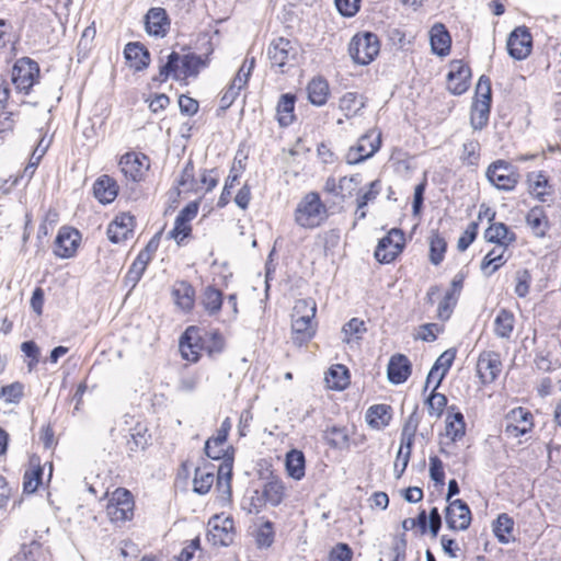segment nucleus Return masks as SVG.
I'll return each instance as SVG.
<instances>
[{
  "label": "nucleus",
  "mask_w": 561,
  "mask_h": 561,
  "mask_svg": "<svg viewBox=\"0 0 561 561\" xmlns=\"http://www.w3.org/2000/svg\"><path fill=\"white\" fill-rule=\"evenodd\" d=\"M507 51L516 60L525 59L531 51L533 37L526 26H518L513 30L507 38Z\"/></svg>",
  "instance_id": "f8f14e48"
},
{
  "label": "nucleus",
  "mask_w": 561,
  "mask_h": 561,
  "mask_svg": "<svg viewBox=\"0 0 561 561\" xmlns=\"http://www.w3.org/2000/svg\"><path fill=\"white\" fill-rule=\"evenodd\" d=\"M530 282L531 275L528 270L518 271L516 273L515 294L520 298L526 297L529 293Z\"/></svg>",
  "instance_id": "69168bd1"
},
{
  "label": "nucleus",
  "mask_w": 561,
  "mask_h": 561,
  "mask_svg": "<svg viewBox=\"0 0 561 561\" xmlns=\"http://www.w3.org/2000/svg\"><path fill=\"white\" fill-rule=\"evenodd\" d=\"M515 324V317L507 309L499 310L494 319V333L497 337L510 339Z\"/></svg>",
  "instance_id": "c9c22d12"
},
{
  "label": "nucleus",
  "mask_w": 561,
  "mask_h": 561,
  "mask_svg": "<svg viewBox=\"0 0 561 561\" xmlns=\"http://www.w3.org/2000/svg\"><path fill=\"white\" fill-rule=\"evenodd\" d=\"M178 184L187 191H198V183L195 180V169L192 160H188L183 168Z\"/></svg>",
  "instance_id": "6e6d98bb"
},
{
  "label": "nucleus",
  "mask_w": 561,
  "mask_h": 561,
  "mask_svg": "<svg viewBox=\"0 0 561 561\" xmlns=\"http://www.w3.org/2000/svg\"><path fill=\"white\" fill-rule=\"evenodd\" d=\"M508 247L496 245L483 257L480 268L484 276L489 277L500 270L508 260L505 255Z\"/></svg>",
  "instance_id": "a878e982"
},
{
  "label": "nucleus",
  "mask_w": 561,
  "mask_h": 561,
  "mask_svg": "<svg viewBox=\"0 0 561 561\" xmlns=\"http://www.w3.org/2000/svg\"><path fill=\"white\" fill-rule=\"evenodd\" d=\"M391 407L388 404L371 405L366 412V421L370 427L381 430L391 420Z\"/></svg>",
  "instance_id": "2f4dec72"
},
{
  "label": "nucleus",
  "mask_w": 561,
  "mask_h": 561,
  "mask_svg": "<svg viewBox=\"0 0 561 561\" xmlns=\"http://www.w3.org/2000/svg\"><path fill=\"white\" fill-rule=\"evenodd\" d=\"M471 77V69L463 65L461 61L451 64V70L447 76V88L456 95L465 93L469 88V79Z\"/></svg>",
  "instance_id": "f3484780"
},
{
  "label": "nucleus",
  "mask_w": 561,
  "mask_h": 561,
  "mask_svg": "<svg viewBox=\"0 0 561 561\" xmlns=\"http://www.w3.org/2000/svg\"><path fill=\"white\" fill-rule=\"evenodd\" d=\"M146 31L149 35L163 37L170 21L163 8H151L145 16Z\"/></svg>",
  "instance_id": "412c9836"
},
{
  "label": "nucleus",
  "mask_w": 561,
  "mask_h": 561,
  "mask_svg": "<svg viewBox=\"0 0 561 561\" xmlns=\"http://www.w3.org/2000/svg\"><path fill=\"white\" fill-rule=\"evenodd\" d=\"M445 428L446 436L449 437L451 442L460 439L466 433V423L462 413L457 412L454 415H448Z\"/></svg>",
  "instance_id": "a18cd8bd"
},
{
  "label": "nucleus",
  "mask_w": 561,
  "mask_h": 561,
  "mask_svg": "<svg viewBox=\"0 0 561 561\" xmlns=\"http://www.w3.org/2000/svg\"><path fill=\"white\" fill-rule=\"evenodd\" d=\"M430 39L432 50L438 56H446L449 54L451 38L446 28L442 23H436L430 31Z\"/></svg>",
  "instance_id": "bb28decb"
},
{
  "label": "nucleus",
  "mask_w": 561,
  "mask_h": 561,
  "mask_svg": "<svg viewBox=\"0 0 561 561\" xmlns=\"http://www.w3.org/2000/svg\"><path fill=\"white\" fill-rule=\"evenodd\" d=\"M174 302L183 311H190L195 302V289L187 282H176L172 289Z\"/></svg>",
  "instance_id": "c756f323"
},
{
  "label": "nucleus",
  "mask_w": 561,
  "mask_h": 561,
  "mask_svg": "<svg viewBox=\"0 0 561 561\" xmlns=\"http://www.w3.org/2000/svg\"><path fill=\"white\" fill-rule=\"evenodd\" d=\"M207 539L214 546L227 547L233 541V519L214 516L208 523Z\"/></svg>",
  "instance_id": "9b49d317"
},
{
  "label": "nucleus",
  "mask_w": 561,
  "mask_h": 561,
  "mask_svg": "<svg viewBox=\"0 0 561 561\" xmlns=\"http://www.w3.org/2000/svg\"><path fill=\"white\" fill-rule=\"evenodd\" d=\"M364 332H366L365 322L358 318H353L342 328V333L344 335L343 342L351 344L353 342V337L355 340H359Z\"/></svg>",
  "instance_id": "8fccbe9b"
},
{
  "label": "nucleus",
  "mask_w": 561,
  "mask_h": 561,
  "mask_svg": "<svg viewBox=\"0 0 561 561\" xmlns=\"http://www.w3.org/2000/svg\"><path fill=\"white\" fill-rule=\"evenodd\" d=\"M21 351L28 358L27 369L32 371L39 363L41 350L34 341H25L21 344Z\"/></svg>",
  "instance_id": "680f3d73"
},
{
  "label": "nucleus",
  "mask_w": 561,
  "mask_h": 561,
  "mask_svg": "<svg viewBox=\"0 0 561 561\" xmlns=\"http://www.w3.org/2000/svg\"><path fill=\"white\" fill-rule=\"evenodd\" d=\"M328 217V210L316 192L306 194L295 209V221L306 229L319 227Z\"/></svg>",
  "instance_id": "f257e3e1"
},
{
  "label": "nucleus",
  "mask_w": 561,
  "mask_h": 561,
  "mask_svg": "<svg viewBox=\"0 0 561 561\" xmlns=\"http://www.w3.org/2000/svg\"><path fill=\"white\" fill-rule=\"evenodd\" d=\"M480 144L478 140H468L462 146L461 160L468 165H476L479 161Z\"/></svg>",
  "instance_id": "052dcab7"
},
{
  "label": "nucleus",
  "mask_w": 561,
  "mask_h": 561,
  "mask_svg": "<svg viewBox=\"0 0 561 561\" xmlns=\"http://www.w3.org/2000/svg\"><path fill=\"white\" fill-rule=\"evenodd\" d=\"M324 439L333 448H346L350 440L348 431L344 426H329L324 431Z\"/></svg>",
  "instance_id": "a19ab883"
},
{
  "label": "nucleus",
  "mask_w": 561,
  "mask_h": 561,
  "mask_svg": "<svg viewBox=\"0 0 561 561\" xmlns=\"http://www.w3.org/2000/svg\"><path fill=\"white\" fill-rule=\"evenodd\" d=\"M339 106L346 118L353 117L365 106L364 98L355 92H347L340 99Z\"/></svg>",
  "instance_id": "79ce46f5"
},
{
  "label": "nucleus",
  "mask_w": 561,
  "mask_h": 561,
  "mask_svg": "<svg viewBox=\"0 0 561 561\" xmlns=\"http://www.w3.org/2000/svg\"><path fill=\"white\" fill-rule=\"evenodd\" d=\"M314 333L316 327L313 321L291 319V339L297 346L307 344Z\"/></svg>",
  "instance_id": "473e14b6"
},
{
  "label": "nucleus",
  "mask_w": 561,
  "mask_h": 561,
  "mask_svg": "<svg viewBox=\"0 0 561 561\" xmlns=\"http://www.w3.org/2000/svg\"><path fill=\"white\" fill-rule=\"evenodd\" d=\"M380 43L378 36L366 32L356 34L348 45V53L352 59L358 65H368L379 54Z\"/></svg>",
  "instance_id": "7ed1b4c3"
},
{
  "label": "nucleus",
  "mask_w": 561,
  "mask_h": 561,
  "mask_svg": "<svg viewBox=\"0 0 561 561\" xmlns=\"http://www.w3.org/2000/svg\"><path fill=\"white\" fill-rule=\"evenodd\" d=\"M436 389L437 388L434 387L432 393L426 400V405L430 415L440 417L447 405V398L445 394L436 392Z\"/></svg>",
  "instance_id": "864d4df0"
},
{
  "label": "nucleus",
  "mask_w": 561,
  "mask_h": 561,
  "mask_svg": "<svg viewBox=\"0 0 561 561\" xmlns=\"http://www.w3.org/2000/svg\"><path fill=\"white\" fill-rule=\"evenodd\" d=\"M404 234L402 230L392 228L387 236L381 238L375 250V257L381 263L392 262L402 251Z\"/></svg>",
  "instance_id": "6e6552de"
},
{
  "label": "nucleus",
  "mask_w": 561,
  "mask_h": 561,
  "mask_svg": "<svg viewBox=\"0 0 561 561\" xmlns=\"http://www.w3.org/2000/svg\"><path fill=\"white\" fill-rule=\"evenodd\" d=\"M297 55V48L294 43L285 37H278L271 42L267 48V56L272 66L284 67Z\"/></svg>",
  "instance_id": "4468645a"
},
{
  "label": "nucleus",
  "mask_w": 561,
  "mask_h": 561,
  "mask_svg": "<svg viewBox=\"0 0 561 561\" xmlns=\"http://www.w3.org/2000/svg\"><path fill=\"white\" fill-rule=\"evenodd\" d=\"M419 424L420 416L417 414L416 407L414 411L405 420L402 427L401 445L397 455V460L394 462V473L398 479L401 478V476L403 474L404 470L408 467Z\"/></svg>",
  "instance_id": "f03ea898"
},
{
  "label": "nucleus",
  "mask_w": 561,
  "mask_h": 561,
  "mask_svg": "<svg viewBox=\"0 0 561 561\" xmlns=\"http://www.w3.org/2000/svg\"><path fill=\"white\" fill-rule=\"evenodd\" d=\"M296 96L291 93L282 94L276 106V118L282 127L289 126L295 118Z\"/></svg>",
  "instance_id": "7c9ffc66"
},
{
  "label": "nucleus",
  "mask_w": 561,
  "mask_h": 561,
  "mask_svg": "<svg viewBox=\"0 0 561 561\" xmlns=\"http://www.w3.org/2000/svg\"><path fill=\"white\" fill-rule=\"evenodd\" d=\"M305 455L302 451L291 449L286 455V470L289 477L300 480L305 476Z\"/></svg>",
  "instance_id": "4c0bfd02"
},
{
  "label": "nucleus",
  "mask_w": 561,
  "mask_h": 561,
  "mask_svg": "<svg viewBox=\"0 0 561 561\" xmlns=\"http://www.w3.org/2000/svg\"><path fill=\"white\" fill-rule=\"evenodd\" d=\"M528 191L539 202H547L553 190L548 176L542 171H534L527 174Z\"/></svg>",
  "instance_id": "aec40b11"
},
{
  "label": "nucleus",
  "mask_w": 561,
  "mask_h": 561,
  "mask_svg": "<svg viewBox=\"0 0 561 561\" xmlns=\"http://www.w3.org/2000/svg\"><path fill=\"white\" fill-rule=\"evenodd\" d=\"M192 227L188 221L181 219L176 216L173 229L169 232L170 238L176 240L180 243L183 239L190 236Z\"/></svg>",
  "instance_id": "338daca9"
},
{
  "label": "nucleus",
  "mask_w": 561,
  "mask_h": 561,
  "mask_svg": "<svg viewBox=\"0 0 561 561\" xmlns=\"http://www.w3.org/2000/svg\"><path fill=\"white\" fill-rule=\"evenodd\" d=\"M43 469L34 467L25 471L23 489L26 493H34L42 483Z\"/></svg>",
  "instance_id": "bf43d9fd"
},
{
  "label": "nucleus",
  "mask_w": 561,
  "mask_h": 561,
  "mask_svg": "<svg viewBox=\"0 0 561 561\" xmlns=\"http://www.w3.org/2000/svg\"><path fill=\"white\" fill-rule=\"evenodd\" d=\"M325 381L330 389H345L350 383L348 369L342 364L333 365L325 376Z\"/></svg>",
  "instance_id": "e433bc0d"
},
{
  "label": "nucleus",
  "mask_w": 561,
  "mask_h": 561,
  "mask_svg": "<svg viewBox=\"0 0 561 561\" xmlns=\"http://www.w3.org/2000/svg\"><path fill=\"white\" fill-rule=\"evenodd\" d=\"M381 146V133L375 129L363 135L346 153L348 164H357L371 158Z\"/></svg>",
  "instance_id": "0eeeda50"
},
{
  "label": "nucleus",
  "mask_w": 561,
  "mask_h": 561,
  "mask_svg": "<svg viewBox=\"0 0 561 561\" xmlns=\"http://www.w3.org/2000/svg\"><path fill=\"white\" fill-rule=\"evenodd\" d=\"M502 370L500 355L495 352H483L477 362V373L482 383L493 382Z\"/></svg>",
  "instance_id": "2eb2a0df"
},
{
  "label": "nucleus",
  "mask_w": 561,
  "mask_h": 561,
  "mask_svg": "<svg viewBox=\"0 0 561 561\" xmlns=\"http://www.w3.org/2000/svg\"><path fill=\"white\" fill-rule=\"evenodd\" d=\"M181 64V57L178 53L172 51L168 56V60L160 67L159 75L153 78L154 81L164 82L169 77L179 79V69Z\"/></svg>",
  "instance_id": "c03bdc74"
},
{
  "label": "nucleus",
  "mask_w": 561,
  "mask_h": 561,
  "mask_svg": "<svg viewBox=\"0 0 561 561\" xmlns=\"http://www.w3.org/2000/svg\"><path fill=\"white\" fill-rule=\"evenodd\" d=\"M255 66V58L254 57H247L243 64L241 65L239 71L237 72L236 77L233 78L231 85L242 90L251 76L252 70Z\"/></svg>",
  "instance_id": "5fc2aeb1"
},
{
  "label": "nucleus",
  "mask_w": 561,
  "mask_h": 561,
  "mask_svg": "<svg viewBox=\"0 0 561 561\" xmlns=\"http://www.w3.org/2000/svg\"><path fill=\"white\" fill-rule=\"evenodd\" d=\"M106 514L113 523H124L134 515L131 493L123 488L116 489L106 505Z\"/></svg>",
  "instance_id": "423d86ee"
},
{
  "label": "nucleus",
  "mask_w": 561,
  "mask_h": 561,
  "mask_svg": "<svg viewBox=\"0 0 561 561\" xmlns=\"http://www.w3.org/2000/svg\"><path fill=\"white\" fill-rule=\"evenodd\" d=\"M285 488L279 480H271L265 483L262 497L264 502L270 503L273 506L280 504L284 497Z\"/></svg>",
  "instance_id": "49530a36"
},
{
  "label": "nucleus",
  "mask_w": 561,
  "mask_h": 561,
  "mask_svg": "<svg viewBox=\"0 0 561 561\" xmlns=\"http://www.w3.org/2000/svg\"><path fill=\"white\" fill-rule=\"evenodd\" d=\"M479 225L476 221L470 222L463 233L460 236L457 242V249L459 251H466L469 245L474 241L478 234Z\"/></svg>",
  "instance_id": "0e129e2a"
},
{
  "label": "nucleus",
  "mask_w": 561,
  "mask_h": 561,
  "mask_svg": "<svg viewBox=\"0 0 561 561\" xmlns=\"http://www.w3.org/2000/svg\"><path fill=\"white\" fill-rule=\"evenodd\" d=\"M202 305L209 316L217 314L222 306V293L213 286H207L202 296Z\"/></svg>",
  "instance_id": "ea45409f"
},
{
  "label": "nucleus",
  "mask_w": 561,
  "mask_h": 561,
  "mask_svg": "<svg viewBox=\"0 0 561 561\" xmlns=\"http://www.w3.org/2000/svg\"><path fill=\"white\" fill-rule=\"evenodd\" d=\"M274 541L273 524L265 522L259 529L256 535V543L261 548H268Z\"/></svg>",
  "instance_id": "774afa93"
},
{
  "label": "nucleus",
  "mask_w": 561,
  "mask_h": 561,
  "mask_svg": "<svg viewBox=\"0 0 561 561\" xmlns=\"http://www.w3.org/2000/svg\"><path fill=\"white\" fill-rule=\"evenodd\" d=\"M215 466L205 463L203 467L195 468L193 480V491L197 494H206L210 491L215 481Z\"/></svg>",
  "instance_id": "c85d7f7f"
},
{
  "label": "nucleus",
  "mask_w": 561,
  "mask_h": 561,
  "mask_svg": "<svg viewBox=\"0 0 561 561\" xmlns=\"http://www.w3.org/2000/svg\"><path fill=\"white\" fill-rule=\"evenodd\" d=\"M381 191L380 180H375L369 183L366 191L360 190L358 192L356 204H358V210L364 209L368 203L374 202Z\"/></svg>",
  "instance_id": "603ef678"
},
{
  "label": "nucleus",
  "mask_w": 561,
  "mask_h": 561,
  "mask_svg": "<svg viewBox=\"0 0 561 561\" xmlns=\"http://www.w3.org/2000/svg\"><path fill=\"white\" fill-rule=\"evenodd\" d=\"M526 222L536 237H543L549 228V220L541 206L533 207L526 215Z\"/></svg>",
  "instance_id": "72a5a7b5"
},
{
  "label": "nucleus",
  "mask_w": 561,
  "mask_h": 561,
  "mask_svg": "<svg viewBox=\"0 0 561 561\" xmlns=\"http://www.w3.org/2000/svg\"><path fill=\"white\" fill-rule=\"evenodd\" d=\"M308 99L317 106L324 105L329 96V83L323 78H313L308 87Z\"/></svg>",
  "instance_id": "f704fd0d"
},
{
  "label": "nucleus",
  "mask_w": 561,
  "mask_h": 561,
  "mask_svg": "<svg viewBox=\"0 0 561 561\" xmlns=\"http://www.w3.org/2000/svg\"><path fill=\"white\" fill-rule=\"evenodd\" d=\"M218 468L217 485L222 489V492L231 494V477H232V458L226 457Z\"/></svg>",
  "instance_id": "09e8293b"
},
{
  "label": "nucleus",
  "mask_w": 561,
  "mask_h": 561,
  "mask_svg": "<svg viewBox=\"0 0 561 561\" xmlns=\"http://www.w3.org/2000/svg\"><path fill=\"white\" fill-rule=\"evenodd\" d=\"M446 249V240L438 232H434L430 238V261L433 265L443 262Z\"/></svg>",
  "instance_id": "de8ad7c7"
},
{
  "label": "nucleus",
  "mask_w": 561,
  "mask_h": 561,
  "mask_svg": "<svg viewBox=\"0 0 561 561\" xmlns=\"http://www.w3.org/2000/svg\"><path fill=\"white\" fill-rule=\"evenodd\" d=\"M205 454L208 458L220 460L227 457L226 443L216 442V437H210L205 443Z\"/></svg>",
  "instance_id": "e2e57ef3"
},
{
  "label": "nucleus",
  "mask_w": 561,
  "mask_h": 561,
  "mask_svg": "<svg viewBox=\"0 0 561 561\" xmlns=\"http://www.w3.org/2000/svg\"><path fill=\"white\" fill-rule=\"evenodd\" d=\"M412 373L410 359L403 354H394L390 357L387 375L391 383L400 385L408 380Z\"/></svg>",
  "instance_id": "6ab92c4d"
},
{
  "label": "nucleus",
  "mask_w": 561,
  "mask_h": 561,
  "mask_svg": "<svg viewBox=\"0 0 561 561\" xmlns=\"http://www.w3.org/2000/svg\"><path fill=\"white\" fill-rule=\"evenodd\" d=\"M93 194L100 203L110 204L118 194V184L112 176L103 174L94 182Z\"/></svg>",
  "instance_id": "b1692460"
},
{
  "label": "nucleus",
  "mask_w": 561,
  "mask_h": 561,
  "mask_svg": "<svg viewBox=\"0 0 561 561\" xmlns=\"http://www.w3.org/2000/svg\"><path fill=\"white\" fill-rule=\"evenodd\" d=\"M491 106L482 103H473L471 110V126L476 130H481L484 126H486L489 122Z\"/></svg>",
  "instance_id": "3c124183"
},
{
  "label": "nucleus",
  "mask_w": 561,
  "mask_h": 561,
  "mask_svg": "<svg viewBox=\"0 0 561 561\" xmlns=\"http://www.w3.org/2000/svg\"><path fill=\"white\" fill-rule=\"evenodd\" d=\"M534 416L530 411L523 407L511 410L506 415L505 434L507 437L517 438L531 432Z\"/></svg>",
  "instance_id": "1a4fd4ad"
},
{
  "label": "nucleus",
  "mask_w": 561,
  "mask_h": 561,
  "mask_svg": "<svg viewBox=\"0 0 561 561\" xmlns=\"http://www.w3.org/2000/svg\"><path fill=\"white\" fill-rule=\"evenodd\" d=\"M39 78L38 64L28 58L18 59L12 68V83L20 92L28 93Z\"/></svg>",
  "instance_id": "39448f33"
},
{
  "label": "nucleus",
  "mask_w": 561,
  "mask_h": 561,
  "mask_svg": "<svg viewBox=\"0 0 561 561\" xmlns=\"http://www.w3.org/2000/svg\"><path fill=\"white\" fill-rule=\"evenodd\" d=\"M124 55L129 66L136 71H141L149 66L150 54L148 49L138 42L128 43L125 46Z\"/></svg>",
  "instance_id": "393cba45"
},
{
  "label": "nucleus",
  "mask_w": 561,
  "mask_h": 561,
  "mask_svg": "<svg viewBox=\"0 0 561 561\" xmlns=\"http://www.w3.org/2000/svg\"><path fill=\"white\" fill-rule=\"evenodd\" d=\"M485 175L497 190L506 192L513 191L520 178L516 168L504 160H496L491 163Z\"/></svg>",
  "instance_id": "20e7f679"
},
{
  "label": "nucleus",
  "mask_w": 561,
  "mask_h": 561,
  "mask_svg": "<svg viewBox=\"0 0 561 561\" xmlns=\"http://www.w3.org/2000/svg\"><path fill=\"white\" fill-rule=\"evenodd\" d=\"M203 66L204 61L201 56L195 54H187L181 58V70L185 78L196 76Z\"/></svg>",
  "instance_id": "13d9d810"
},
{
  "label": "nucleus",
  "mask_w": 561,
  "mask_h": 561,
  "mask_svg": "<svg viewBox=\"0 0 561 561\" xmlns=\"http://www.w3.org/2000/svg\"><path fill=\"white\" fill-rule=\"evenodd\" d=\"M198 329L190 327L186 329L180 340V351L183 358L190 362H197L201 355L202 345L199 344Z\"/></svg>",
  "instance_id": "4be33fe9"
},
{
  "label": "nucleus",
  "mask_w": 561,
  "mask_h": 561,
  "mask_svg": "<svg viewBox=\"0 0 561 561\" xmlns=\"http://www.w3.org/2000/svg\"><path fill=\"white\" fill-rule=\"evenodd\" d=\"M488 242L496 245L508 247L516 241V234L505 224L494 222L484 232Z\"/></svg>",
  "instance_id": "cd10ccee"
},
{
  "label": "nucleus",
  "mask_w": 561,
  "mask_h": 561,
  "mask_svg": "<svg viewBox=\"0 0 561 561\" xmlns=\"http://www.w3.org/2000/svg\"><path fill=\"white\" fill-rule=\"evenodd\" d=\"M455 357L456 351L454 348H449L443 352L427 375L426 386H428L432 380L436 379L435 388H438L442 383V380L445 378L446 374L451 367Z\"/></svg>",
  "instance_id": "5701e85b"
},
{
  "label": "nucleus",
  "mask_w": 561,
  "mask_h": 561,
  "mask_svg": "<svg viewBox=\"0 0 561 561\" xmlns=\"http://www.w3.org/2000/svg\"><path fill=\"white\" fill-rule=\"evenodd\" d=\"M359 183H360V180H359L358 174H355L352 176H342L339 180L337 197H340L342 201H344V199L353 196V194L356 191Z\"/></svg>",
  "instance_id": "4d7b16f0"
},
{
  "label": "nucleus",
  "mask_w": 561,
  "mask_h": 561,
  "mask_svg": "<svg viewBox=\"0 0 561 561\" xmlns=\"http://www.w3.org/2000/svg\"><path fill=\"white\" fill-rule=\"evenodd\" d=\"M316 311L317 305L313 299H298L293 308L291 319L313 321Z\"/></svg>",
  "instance_id": "37998d69"
},
{
  "label": "nucleus",
  "mask_w": 561,
  "mask_h": 561,
  "mask_svg": "<svg viewBox=\"0 0 561 561\" xmlns=\"http://www.w3.org/2000/svg\"><path fill=\"white\" fill-rule=\"evenodd\" d=\"M135 218L129 214H121L108 225L107 237L111 242L119 243L133 234Z\"/></svg>",
  "instance_id": "a211bd4d"
},
{
  "label": "nucleus",
  "mask_w": 561,
  "mask_h": 561,
  "mask_svg": "<svg viewBox=\"0 0 561 561\" xmlns=\"http://www.w3.org/2000/svg\"><path fill=\"white\" fill-rule=\"evenodd\" d=\"M445 520L451 530H466L471 524V511L462 500H454L446 507Z\"/></svg>",
  "instance_id": "ddd939ff"
},
{
  "label": "nucleus",
  "mask_w": 561,
  "mask_h": 561,
  "mask_svg": "<svg viewBox=\"0 0 561 561\" xmlns=\"http://www.w3.org/2000/svg\"><path fill=\"white\" fill-rule=\"evenodd\" d=\"M80 234L76 229L61 228L55 240L54 253L61 259L75 255L79 245Z\"/></svg>",
  "instance_id": "dca6fc26"
},
{
  "label": "nucleus",
  "mask_w": 561,
  "mask_h": 561,
  "mask_svg": "<svg viewBox=\"0 0 561 561\" xmlns=\"http://www.w3.org/2000/svg\"><path fill=\"white\" fill-rule=\"evenodd\" d=\"M514 520L506 513L497 516L493 525V533L501 543H508L512 540Z\"/></svg>",
  "instance_id": "58836bf2"
},
{
  "label": "nucleus",
  "mask_w": 561,
  "mask_h": 561,
  "mask_svg": "<svg viewBox=\"0 0 561 561\" xmlns=\"http://www.w3.org/2000/svg\"><path fill=\"white\" fill-rule=\"evenodd\" d=\"M119 168L126 179L140 182L150 168V160L144 153L127 152L122 156Z\"/></svg>",
  "instance_id": "9d476101"
}]
</instances>
